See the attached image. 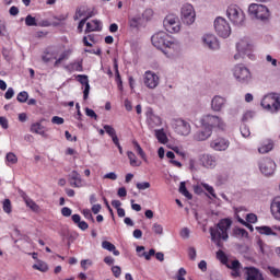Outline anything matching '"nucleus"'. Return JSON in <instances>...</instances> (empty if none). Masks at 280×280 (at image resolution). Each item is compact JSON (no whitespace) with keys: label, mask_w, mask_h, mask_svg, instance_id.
I'll list each match as a JSON object with an SVG mask.
<instances>
[{"label":"nucleus","mask_w":280,"mask_h":280,"mask_svg":"<svg viewBox=\"0 0 280 280\" xmlns=\"http://www.w3.org/2000/svg\"><path fill=\"white\" fill-rule=\"evenodd\" d=\"M231 226H233V221L225 218L221 219L218 224L209 229L211 242H213L218 248H222V242L229 241V231H231Z\"/></svg>","instance_id":"1"},{"label":"nucleus","mask_w":280,"mask_h":280,"mask_svg":"<svg viewBox=\"0 0 280 280\" xmlns=\"http://www.w3.org/2000/svg\"><path fill=\"white\" fill-rule=\"evenodd\" d=\"M248 14L255 21L268 23L272 16V12L266 4L252 3L248 7Z\"/></svg>","instance_id":"2"},{"label":"nucleus","mask_w":280,"mask_h":280,"mask_svg":"<svg viewBox=\"0 0 280 280\" xmlns=\"http://www.w3.org/2000/svg\"><path fill=\"white\" fill-rule=\"evenodd\" d=\"M226 16L236 27H242V25L246 23V14L237 4H231L228 7Z\"/></svg>","instance_id":"3"},{"label":"nucleus","mask_w":280,"mask_h":280,"mask_svg":"<svg viewBox=\"0 0 280 280\" xmlns=\"http://www.w3.org/2000/svg\"><path fill=\"white\" fill-rule=\"evenodd\" d=\"M233 77L238 84H250V82H253V72H250V69L243 63L234 66Z\"/></svg>","instance_id":"4"},{"label":"nucleus","mask_w":280,"mask_h":280,"mask_svg":"<svg viewBox=\"0 0 280 280\" xmlns=\"http://www.w3.org/2000/svg\"><path fill=\"white\" fill-rule=\"evenodd\" d=\"M163 54L166 58H170V60H176V58H180L183 54V45L177 39L171 37L163 50Z\"/></svg>","instance_id":"5"},{"label":"nucleus","mask_w":280,"mask_h":280,"mask_svg":"<svg viewBox=\"0 0 280 280\" xmlns=\"http://www.w3.org/2000/svg\"><path fill=\"white\" fill-rule=\"evenodd\" d=\"M201 126H207L208 128H218L219 130H226V122L222 117L215 115H206L201 118Z\"/></svg>","instance_id":"6"},{"label":"nucleus","mask_w":280,"mask_h":280,"mask_svg":"<svg viewBox=\"0 0 280 280\" xmlns=\"http://www.w3.org/2000/svg\"><path fill=\"white\" fill-rule=\"evenodd\" d=\"M180 20L185 25H194L196 23V9H194L191 3L182 5Z\"/></svg>","instance_id":"7"},{"label":"nucleus","mask_w":280,"mask_h":280,"mask_svg":"<svg viewBox=\"0 0 280 280\" xmlns=\"http://www.w3.org/2000/svg\"><path fill=\"white\" fill-rule=\"evenodd\" d=\"M172 128L179 137H189L191 135V124L183 118L173 120Z\"/></svg>","instance_id":"8"},{"label":"nucleus","mask_w":280,"mask_h":280,"mask_svg":"<svg viewBox=\"0 0 280 280\" xmlns=\"http://www.w3.org/2000/svg\"><path fill=\"white\" fill-rule=\"evenodd\" d=\"M214 31L221 38H229L231 36V24L226 19L219 16L214 20Z\"/></svg>","instance_id":"9"},{"label":"nucleus","mask_w":280,"mask_h":280,"mask_svg":"<svg viewBox=\"0 0 280 280\" xmlns=\"http://www.w3.org/2000/svg\"><path fill=\"white\" fill-rule=\"evenodd\" d=\"M258 170L264 176H272L277 170V163L270 158H261L258 161Z\"/></svg>","instance_id":"10"},{"label":"nucleus","mask_w":280,"mask_h":280,"mask_svg":"<svg viewBox=\"0 0 280 280\" xmlns=\"http://www.w3.org/2000/svg\"><path fill=\"white\" fill-rule=\"evenodd\" d=\"M163 25L170 34H178L180 32V20L174 14L166 15Z\"/></svg>","instance_id":"11"},{"label":"nucleus","mask_w":280,"mask_h":280,"mask_svg":"<svg viewBox=\"0 0 280 280\" xmlns=\"http://www.w3.org/2000/svg\"><path fill=\"white\" fill-rule=\"evenodd\" d=\"M260 106L268 110L269 113H277L280 110V101L279 97L272 95H266L260 102Z\"/></svg>","instance_id":"12"},{"label":"nucleus","mask_w":280,"mask_h":280,"mask_svg":"<svg viewBox=\"0 0 280 280\" xmlns=\"http://www.w3.org/2000/svg\"><path fill=\"white\" fill-rule=\"evenodd\" d=\"M171 38L167 33L161 31L151 37V43L156 49H163V47H167V43H170Z\"/></svg>","instance_id":"13"},{"label":"nucleus","mask_w":280,"mask_h":280,"mask_svg":"<svg viewBox=\"0 0 280 280\" xmlns=\"http://www.w3.org/2000/svg\"><path fill=\"white\" fill-rule=\"evenodd\" d=\"M143 83L147 89H156L161 84V78L152 70H148L143 74Z\"/></svg>","instance_id":"14"},{"label":"nucleus","mask_w":280,"mask_h":280,"mask_svg":"<svg viewBox=\"0 0 280 280\" xmlns=\"http://www.w3.org/2000/svg\"><path fill=\"white\" fill-rule=\"evenodd\" d=\"M236 51H243L249 60H255V55L253 54V44L247 38L241 39L236 44Z\"/></svg>","instance_id":"15"},{"label":"nucleus","mask_w":280,"mask_h":280,"mask_svg":"<svg viewBox=\"0 0 280 280\" xmlns=\"http://www.w3.org/2000/svg\"><path fill=\"white\" fill-rule=\"evenodd\" d=\"M203 47L211 49V51H218L220 49V40L213 34H206L202 36Z\"/></svg>","instance_id":"16"},{"label":"nucleus","mask_w":280,"mask_h":280,"mask_svg":"<svg viewBox=\"0 0 280 280\" xmlns=\"http://www.w3.org/2000/svg\"><path fill=\"white\" fill-rule=\"evenodd\" d=\"M230 145L231 142L222 137L215 138L210 142V148H212V150H215V152H224L229 150Z\"/></svg>","instance_id":"17"},{"label":"nucleus","mask_w":280,"mask_h":280,"mask_svg":"<svg viewBox=\"0 0 280 280\" xmlns=\"http://www.w3.org/2000/svg\"><path fill=\"white\" fill-rule=\"evenodd\" d=\"M245 280H264V273L256 267H244Z\"/></svg>","instance_id":"18"},{"label":"nucleus","mask_w":280,"mask_h":280,"mask_svg":"<svg viewBox=\"0 0 280 280\" xmlns=\"http://www.w3.org/2000/svg\"><path fill=\"white\" fill-rule=\"evenodd\" d=\"M211 135H213V129L208 126H202L200 130L194 133L192 139L194 141H207Z\"/></svg>","instance_id":"19"},{"label":"nucleus","mask_w":280,"mask_h":280,"mask_svg":"<svg viewBox=\"0 0 280 280\" xmlns=\"http://www.w3.org/2000/svg\"><path fill=\"white\" fill-rule=\"evenodd\" d=\"M200 165L202 167H206L207 170H213L215 165H218V160H215V156L211 154H203L199 158Z\"/></svg>","instance_id":"20"},{"label":"nucleus","mask_w":280,"mask_h":280,"mask_svg":"<svg viewBox=\"0 0 280 280\" xmlns=\"http://www.w3.org/2000/svg\"><path fill=\"white\" fill-rule=\"evenodd\" d=\"M69 183H70V187H75V188L84 187L86 185L84 183V179H82V176L80 175V173H78V171H72L70 173Z\"/></svg>","instance_id":"21"},{"label":"nucleus","mask_w":280,"mask_h":280,"mask_svg":"<svg viewBox=\"0 0 280 280\" xmlns=\"http://www.w3.org/2000/svg\"><path fill=\"white\" fill-rule=\"evenodd\" d=\"M147 124L149 128L154 129L159 128V126H162L163 120L160 118L159 115L154 114L152 110H149L147 113Z\"/></svg>","instance_id":"22"},{"label":"nucleus","mask_w":280,"mask_h":280,"mask_svg":"<svg viewBox=\"0 0 280 280\" xmlns=\"http://www.w3.org/2000/svg\"><path fill=\"white\" fill-rule=\"evenodd\" d=\"M226 106V100L220 95H215L211 100V110L214 113H220L222 108Z\"/></svg>","instance_id":"23"},{"label":"nucleus","mask_w":280,"mask_h":280,"mask_svg":"<svg viewBox=\"0 0 280 280\" xmlns=\"http://www.w3.org/2000/svg\"><path fill=\"white\" fill-rule=\"evenodd\" d=\"M58 56H60V50L58 48H49L42 56V60L47 65L52 62V60H58Z\"/></svg>","instance_id":"24"},{"label":"nucleus","mask_w":280,"mask_h":280,"mask_svg":"<svg viewBox=\"0 0 280 280\" xmlns=\"http://www.w3.org/2000/svg\"><path fill=\"white\" fill-rule=\"evenodd\" d=\"M43 121H44V119H42L40 121H37V122H33L31 125V132L33 135H39L40 137H44V139H47V137H48L47 128L45 126H43Z\"/></svg>","instance_id":"25"},{"label":"nucleus","mask_w":280,"mask_h":280,"mask_svg":"<svg viewBox=\"0 0 280 280\" xmlns=\"http://www.w3.org/2000/svg\"><path fill=\"white\" fill-rule=\"evenodd\" d=\"M78 82L84 86L83 90V100H89V93H91V84H89V75L86 74H79L77 75Z\"/></svg>","instance_id":"26"},{"label":"nucleus","mask_w":280,"mask_h":280,"mask_svg":"<svg viewBox=\"0 0 280 280\" xmlns=\"http://www.w3.org/2000/svg\"><path fill=\"white\" fill-rule=\"evenodd\" d=\"M103 24L100 20H92L86 23L85 34H91V32H102Z\"/></svg>","instance_id":"27"},{"label":"nucleus","mask_w":280,"mask_h":280,"mask_svg":"<svg viewBox=\"0 0 280 280\" xmlns=\"http://www.w3.org/2000/svg\"><path fill=\"white\" fill-rule=\"evenodd\" d=\"M104 130L108 135V137H110V139H112L114 145H116V148L121 145V143H119V138L117 137V131L115 130V128H113V126L104 125Z\"/></svg>","instance_id":"28"},{"label":"nucleus","mask_w":280,"mask_h":280,"mask_svg":"<svg viewBox=\"0 0 280 280\" xmlns=\"http://www.w3.org/2000/svg\"><path fill=\"white\" fill-rule=\"evenodd\" d=\"M66 70H68L69 73H73L75 71H79V72L84 71V68L82 66V59H78L75 61H72L68 66H66Z\"/></svg>","instance_id":"29"},{"label":"nucleus","mask_w":280,"mask_h":280,"mask_svg":"<svg viewBox=\"0 0 280 280\" xmlns=\"http://www.w3.org/2000/svg\"><path fill=\"white\" fill-rule=\"evenodd\" d=\"M271 213L276 220L280 221V197H276L271 202Z\"/></svg>","instance_id":"30"},{"label":"nucleus","mask_w":280,"mask_h":280,"mask_svg":"<svg viewBox=\"0 0 280 280\" xmlns=\"http://www.w3.org/2000/svg\"><path fill=\"white\" fill-rule=\"evenodd\" d=\"M128 25L131 30H139L141 27V15H132L128 19Z\"/></svg>","instance_id":"31"},{"label":"nucleus","mask_w":280,"mask_h":280,"mask_svg":"<svg viewBox=\"0 0 280 280\" xmlns=\"http://www.w3.org/2000/svg\"><path fill=\"white\" fill-rule=\"evenodd\" d=\"M102 248H104V250H108L109 253H113L115 257H119L120 255L119 250H117V247L108 241L102 242Z\"/></svg>","instance_id":"32"},{"label":"nucleus","mask_w":280,"mask_h":280,"mask_svg":"<svg viewBox=\"0 0 280 280\" xmlns=\"http://www.w3.org/2000/svg\"><path fill=\"white\" fill-rule=\"evenodd\" d=\"M72 222H74L81 231H86V229H89V223L82 221V217H80V214H73Z\"/></svg>","instance_id":"33"},{"label":"nucleus","mask_w":280,"mask_h":280,"mask_svg":"<svg viewBox=\"0 0 280 280\" xmlns=\"http://www.w3.org/2000/svg\"><path fill=\"white\" fill-rule=\"evenodd\" d=\"M256 231H258V233H260V235H273V236H277V233L275 231H272V228H270L268 225L257 226Z\"/></svg>","instance_id":"34"},{"label":"nucleus","mask_w":280,"mask_h":280,"mask_svg":"<svg viewBox=\"0 0 280 280\" xmlns=\"http://www.w3.org/2000/svg\"><path fill=\"white\" fill-rule=\"evenodd\" d=\"M132 144L135 147L136 152L139 154V156L142 159V161H144V163H148V155H145V152L143 151V149L141 148V145L139 144V142H137V140L132 141Z\"/></svg>","instance_id":"35"},{"label":"nucleus","mask_w":280,"mask_h":280,"mask_svg":"<svg viewBox=\"0 0 280 280\" xmlns=\"http://www.w3.org/2000/svg\"><path fill=\"white\" fill-rule=\"evenodd\" d=\"M22 198H23L26 207L32 209V211H38L39 207L34 202V200H32L30 197H27L25 195V192L22 194Z\"/></svg>","instance_id":"36"},{"label":"nucleus","mask_w":280,"mask_h":280,"mask_svg":"<svg viewBox=\"0 0 280 280\" xmlns=\"http://www.w3.org/2000/svg\"><path fill=\"white\" fill-rule=\"evenodd\" d=\"M86 16H91V14L86 13V9L84 8H78L75 10V13L73 15L74 21H80V19H86Z\"/></svg>","instance_id":"37"},{"label":"nucleus","mask_w":280,"mask_h":280,"mask_svg":"<svg viewBox=\"0 0 280 280\" xmlns=\"http://www.w3.org/2000/svg\"><path fill=\"white\" fill-rule=\"evenodd\" d=\"M127 156L129 159L131 167H141V162L137 160V155L135 154V152L128 151Z\"/></svg>","instance_id":"38"},{"label":"nucleus","mask_w":280,"mask_h":280,"mask_svg":"<svg viewBox=\"0 0 280 280\" xmlns=\"http://www.w3.org/2000/svg\"><path fill=\"white\" fill-rule=\"evenodd\" d=\"M272 141H267L258 148L259 154H268L272 150Z\"/></svg>","instance_id":"39"},{"label":"nucleus","mask_w":280,"mask_h":280,"mask_svg":"<svg viewBox=\"0 0 280 280\" xmlns=\"http://www.w3.org/2000/svg\"><path fill=\"white\" fill-rule=\"evenodd\" d=\"M33 270H38L39 272H47L49 270V267L47 266V262L43 260H38L37 264H34L32 266Z\"/></svg>","instance_id":"40"},{"label":"nucleus","mask_w":280,"mask_h":280,"mask_svg":"<svg viewBox=\"0 0 280 280\" xmlns=\"http://www.w3.org/2000/svg\"><path fill=\"white\" fill-rule=\"evenodd\" d=\"M155 137L160 143H167V135L164 129L155 130Z\"/></svg>","instance_id":"41"},{"label":"nucleus","mask_w":280,"mask_h":280,"mask_svg":"<svg viewBox=\"0 0 280 280\" xmlns=\"http://www.w3.org/2000/svg\"><path fill=\"white\" fill-rule=\"evenodd\" d=\"M82 40L84 47H93V43H97L95 34H89L88 36H84Z\"/></svg>","instance_id":"42"},{"label":"nucleus","mask_w":280,"mask_h":280,"mask_svg":"<svg viewBox=\"0 0 280 280\" xmlns=\"http://www.w3.org/2000/svg\"><path fill=\"white\" fill-rule=\"evenodd\" d=\"M69 56H71V51L69 50H65L63 52H61L59 55V57H57L54 67H60V63L62 62V60H67V58H69Z\"/></svg>","instance_id":"43"},{"label":"nucleus","mask_w":280,"mask_h":280,"mask_svg":"<svg viewBox=\"0 0 280 280\" xmlns=\"http://www.w3.org/2000/svg\"><path fill=\"white\" fill-rule=\"evenodd\" d=\"M7 165H16L19 163V158H16V154L13 152L7 153L5 156Z\"/></svg>","instance_id":"44"},{"label":"nucleus","mask_w":280,"mask_h":280,"mask_svg":"<svg viewBox=\"0 0 280 280\" xmlns=\"http://www.w3.org/2000/svg\"><path fill=\"white\" fill-rule=\"evenodd\" d=\"M25 25L27 27H38V22L36 21V18L32 16L31 14H28L25 18Z\"/></svg>","instance_id":"45"},{"label":"nucleus","mask_w":280,"mask_h":280,"mask_svg":"<svg viewBox=\"0 0 280 280\" xmlns=\"http://www.w3.org/2000/svg\"><path fill=\"white\" fill-rule=\"evenodd\" d=\"M179 194H182V196H185V198H187L188 200H191L192 198L189 190H187V186H185V182H182L179 184Z\"/></svg>","instance_id":"46"},{"label":"nucleus","mask_w":280,"mask_h":280,"mask_svg":"<svg viewBox=\"0 0 280 280\" xmlns=\"http://www.w3.org/2000/svg\"><path fill=\"white\" fill-rule=\"evenodd\" d=\"M2 209L4 211V213H12V201H10V199H4L2 201Z\"/></svg>","instance_id":"47"},{"label":"nucleus","mask_w":280,"mask_h":280,"mask_svg":"<svg viewBox=\"0 0 280 280\" xmlns=\"http://www.w3.org/2000/svg\"><path fill=\"white\" fill-rule=\"evenodd\" d=\"M201 187H203V189H206V191H208V194H210L212 198H218V196L215 195V189H213V186L207 183H201Z\"/></svg>","instance_id":"48"},{"label":"nucleus","mask_w":280,"mask_h":280,"mask_svg":"<svg viewBox=\"0 0 280 280\" xmlns=\"http://www.w3.org/2000/svg\"><path fill=\"white\" fill-rule=\"evenodd\" d=\"M234 237H248V232L242 228L234 229Z\"/></svg>","instance_id":"49"},{"label":"nucleus","mask_w":280,"mask_h":280,"mask_svg":"<svg viewBox=\"0 0 280 280\" xmlns=\"http://www.w3.org/2000/svg\"><path fill=\"white\" fill-rule=\"evenodd\" d=\"M28 97H30V94H28L27 92H25V91H22V92H20V93L18 94L16 100H18V102H20L21 104H25V102H27Z\"/></svg>","instance_id":"50"},{"label":"nucleus","mask_w":280,"mask_h":280,"mask_svg":"<svg viewBox=\"0 0 280 280\" xmlns=\"http://www.w3.org/2000/svg\"><path fill=\"white\" fill-rule=\"evenodd\" d=\"M153 255H156V250L150 249L149 252H143L142 254H139V257H144L147 261H150V259L153 257Z\"/></svg>","instance_id":"51"},{"label":"nucleus","mask_w":280,"mask_h":280,"mask_svg":"<svg viewBox=\"0 0 280 280\" xmlns=\"http://www.w3.org/2000/svg\"><path fill=\"white\" fill-rule=\"evenodd\" d=\"M137 189L140 191H145V189H150L151 185L149 182H142V183H137L136 184Z\"/></svg>","instance_id":"52"},{"label":"nucleus","mask_w":280,"mask_h":280,"mask_svg":"<svg viewBox=\"0 0 280 280\" xmlns=\"http://www.w3.org/2000/svg\"><path fill=\"white\" fill-rule=\"evenodd\" d=\"M92 15H88L85 18H83L80 22H79V25H78V32L79 34H82V32L84 31V25H86V20L88 19H91Z\"/></svg>","instance_id":"53"},{"label":"nucleus","mask_w":280,"mask_h":280,"mask_svg":"<svg viewBox=\"0 0 280 280\" xmlns=\"http://www.w3.org/2000/svg\"><path fill=\"white\" fill-rule=\"evenodd\" d=\"M152 231H153V233H155V235H163V225H161L159 223H154L152 225Z\"/></svg>","instance_id":"54"},{"label":"nucleus","mask_w":280,"mask_h":280,"mask_svg":"<svg viewBox=\"0 0 280 280\" xmlns=\"http://www.w3.org/2000/svg\"><path fill=\"white\" fill-rule=\"evenodd\" d=\"M241 135L245 139H247V137H250V129L248 128V126H246V125L241 126Z\"/></svg>","instance_id":"55"},{"label":"nucleus","mask_w":280,"mask_h":280,"mask_svg":"<svg viewBox=\"0 0 280 280\" xmlns=\"http://www.w3.org/2000/svg\"><path fill=\"white\" fill-rule=\"evenodd\" d=\"M230 270H241L242 269V262L240 260H232L231 265L228 266Z\"/></svg>","instance_id":"56"},{"label":"nucleus","mask_w":280,"mask_h":280,"mask_svg":"<svg viewBox=\"0 0 280 280\" xmlns=\"http://www.w3.org/2000/svg\"><path fill=\"white\" fill-rule=\"evenodd\" d=\"M197 255L196 247H188V257L191 261H196Z\"/></svg>","instance_id":"57"},{"label":"nucleus","mask_w":280,"mask_h":280,"mask_svg":"<svg viewBox=\"0 0 280 280\" xmlns=\"http://www.w3.org/2000/svg\"><path fill=\"white\" fill-rule=\"evenodd\" d=\"M114 68L116 73V82H118L121 86V75L119 74V65H117V60L114 61Z\"/></svg>","instance_id":"58"},{"label":"nucleus","mask_w":280,"mask_h":280,"mask_svg":"<svg viewBox=\"0 0 280 280\" xmlns=\"http://www.w3.org/2000/svg\"><path fill=\"white\" fill-rule=\"evenodd\" d=\"M187 275V270L185 268H179L177 273H176V279L177 280H185V276Z\"/></svg>","instance_id":"59"},{"label":"nucleus","mask_w":280,"mask_h":280,"mask_svg":"<svg viewBox=\"0 0 280 280\" xmlns=\"http://www.w3.org/2000/svg\"><path fill=\"white\" fill-rule=\"evenodd\" d=\"M268 270L272 277H276L277 279H280V269L277 267H268Z\"/></svg>","instance_id":"60"},{"label":"nucleus","mask_w":280,"mask_h":280,"mask_svg":"<svg viewBox=\"0 0 280 280\" xmlns=\"http://www.w3.org/2000/svg\"><path fill=\"white\" fill-rule=\"evenodd\" d=\"M82 214L86 220H91V222H95V219L93 218V213H91L90 209H83Z\"/></svg>","instance_id":"61"},{"label":"nucleus","mask_w":280,"mask_h":280,"mask_svg":"<svg viewBox=\"0 0 280 280\" xmlns=\"http://www.w3.org/2000/svg\"><path fill=\"white\" fill-rule=\"evenodd\" d=\"M112 272H113V275H114V277H115L116 279H119V277H121V267H119V266H113V267H112Z\"/></svg>","instance_id":"62"},{"label":"nucleus","mask_w":280,"mask_h":280,"mask_svg":"<svg viewBox=\"0 0 280 280\" xmlns=\"http://www.w3.org/2000/svg\"><path fill=\"white\" fill-rule=\"evenodd\" d=\"M246 221L249 223V224H255V222H257V214L255 213H249L246 215Z\"/></svg>","instance_id":"63"},{"label":"nucleus","mask_w":280,"mask_h":280,"mask_svg":"<svg viewBox=\"0 0 280 280\" xmlns=\"http://www.w3.org/2000/svg\"><path fill=\"white\" fill-rule=\"evenodd\" d=\"M103 178L108 179V180H117V175L115 172L107 173L103 176Z\"/></svg>","instance_id":"64"}]
</instances>
